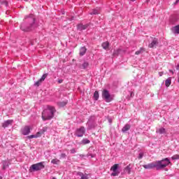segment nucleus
<instances>
[{"label": "nucleus", "mask_w": 179, "mask_h": 179, "mask_svg": "<svg viewBox=\"0 0 179 179\" xmlns=\"http://www.w3.org/2000/svg\"><path fill=\"white\" fill-rule=\"evenodd\" d=\"M38 27V23L36 22V17L31 14L27 15L24 19V22L20 25V29L22 31H31Z\"/></svg>", "instance_id": "1"}, {"label": "nucleus", "mask_w": 179, "mask_h": 179, "mask_svg": "<svg viewBox=\"0 0 179 179\" xmlns=\"http://www.w3.org/2000/svg\"><path fill=\"white\" fill-rule=\"evenodd\" d=\"M48 109H45L42 113V119L43 121L52 120L54 118V114L57 112L55 107L48 105Z\"/></svg>", "instance_id": "2"}, {"label": "nucleus", "mask_w": 179, "mask_h": 179, "mask_svg": "<svg viewBox=\"0 0 179 179\" xmlns=\"http://www.w3.org/2000/svg\"><path fill=\"white\" fill-rule=\"evenodd\" d=\"M43 169H45V166L44 165V162H42L32 164L30 166L29 171V173H34L35 171H40Z\"/></svg>", "instance_id": "3"}, {"label": "nucleus", "mask_w": 179, "mask_h": 179, "mask_svg": "<svg viewBox=\"0 0 179 179\" xmlns=\"http://www.w3.org/2000/svg\"><path fill=\"white\" fill-rule=\"evenodd\" d=\"M169 164L171 166L172 164L169 158H164L162 160L157 161V170H163V169L167 167Z\"/></svg>", "instance_id": "4"}, {"label": "nucleus", "mask_w": 179, "mask_h": 179, "mask_svg": "<svg viewBox=\"0 0 179 179\" xmlns=\"http://www.w3.org/2000/svg\"><path fill=\"white\" fill-rule=\"evenodd\" d=\"M102 99L106 101V103H110V101H113V96L110 94V92L107 90H103L102 92Z\"/></svg>", "instance_id": "5"}, {"label": "nucleus", "mask_w": 179, "mask_h": 179, "mask_svg": "<svg viewBox=\"0 0 179 179\" xmlns=\"http://www.w3.org/2000/svg\"><path fill=\"white\" fill-rule=\"evenodd\" d=\"M118 164H114L113 166L110 168V171H113L111 173V177H117L120 175V171H118Z\"/></svg>", "instance_id": "6"}, {"label": "nucleus", "mask_w": 179, "mask_h": 179, "mask_svg": "<svg viewBox=\"0 0 179 179\" xmlns=\"http://www.w3.org/2000/svg\"><path fill=\"white\" fill-rule=\"evenodd\" d=\"M85 133L86 129H85V127H80V128L76 130L75 135L78 138H82V136H83V135H85Z\"/></svg>", "instance_id": "7"}, {"label": "nucleus", "mask_w": 179, "mask_h": 179, "mask_svg": "<svg viewBox=\"0 0 179 179\" xmlns=\"http://www.w3.org/2000/svg\"><path fill=\"white\" fill-rule=\"evenodd\" d=\"M143 167L148 170H150L152 169H156L157 170V162L156 161L146 165H143Z\"/></svg>", "instance_id": "8"}, {"label": "nucleus", "mask_w": 179, "mask_h": 179, "mask_svg": "<svg viewBox=\"0 0 179 179\" xmlns=\"http://www.w3.org/2000/svg\"><path fill=\"white\" fill-rule=\"evenodd\" d=\"M87 129H94L97 127V124H96V122L93 120H90L87 122Z\"/></svg>", "instance_id": "9"}, {"label": "nucleus", "mask_w": 179, "mask_h": 179, "mask_svg": "<svg viewBox=\"0 0 179 179\" xmlns=\"http://www.w3.org/2000/svg\"><path fill=\"white\" fill-rule=\"evenodd\" d=\"M159 45V39L153 38L152 41L148 45L149 48H156Z\"/></svg>", "instance_id": "10"}, {"label": "nucleus", "mask_w": 179, "mask_h": 179, "mask_svg": "<svg viewBox=\"0 0 179 179\" xmlns=\"http://www.w3.org/2000/svg\"><path fill=\"white\" fill-rule=\"evenodd\" d=\"M30 126H25L24 128L21 129V133L22 135H29L30 134Z\"/></svg>", "instance_id": "11"}, {"label": "nucleus", "mask_w": 179, "mask_h": 179, "mask_svg": "<svg viewBox=\"0 0 179 179\" xmlns=\"http://www.w3.org/2000/svg\"><path fill=\"white\" fill-rule=\"evenodd\" d=\"M178 15H173L170 17L169 22L171 24H174L176 22H178Z\"/></svg>", "instance_id": "12"}, {"label": "nucleus", "mask_w": 179, "mask_h": 179, "mask_svg": "<svg viewBox=\"0 0 179 179\" xmlns=\"http://www.w3.org/2000/svg\"><path fill=\"white\" fill-rule=\"evenodd\" d=\"M89 27V24H86L83 25V24H78L77 25L78 30H80V31H82V30H86Z\"/></svg>", "instance_id": "13"}, {"label": "nucleus", "mask_w": 179, "mask_h": 179, "mask_svg": "<svg viewBox=\"0 0 179 179\" xmlns=\"http://www.w3.org/2000/svg\"><path fill=\"white\" fill-rule=\"evenodd\" d=\"M12 124H13V120H8L2 124V127L3 128H8V127L12 125Z\"/></svg>", "instance_id": "14"}, {"label": "nucleus", "mask_w": 179, "mask_h": 179, "mask_svg": "<svg viewBox=\"0 0 179 179\" xmlns=\"http://www.w3.org/2000/svg\"><path fill=\"white\" fill-rule=\"evenodd\" d=\"M48 129V127H43L42 129H41L39 131H38L36 133V134L38 135V138H40V136H41V135H44V133L47 132Z\"/></svg>", "instance_id": "15"}, {"label": "nucleus", "mask_w": 179, "mask_h": 179, "mask_svg": "<svg viewBox=\"0 0 179 179\" xmlns=\"http://www.w3.org/2000/svg\"><path fill=\"white\" fill-rule=\"evenodd\" d=\"M101 45L103 50H108L110 48V43L108 41L103 42Z\"/></svg>", "instance_id": "16"}, {"label": "nucleus", "mask_w": 179, "mask_h": 179, "mask_svg": "<svg viewBox=\"0 0 179 179\" xmlns=\"http://www.w3.org/2000/svg\"><path fill=\"white\" fill-rule=\"evenodd\" d=\"M86 51H87V49H86V47H82L80 49V57H83L86 54Z\"/></svg>", "instance_id": "17"}, {"label": "nucleus", "mask_w": 179, "mask_h": 179, "mask_svg": "<svg viewBox=\"0 0 179 179\" xmlns=\"http://www.w3.org/2000/svg\"><path fill=\"white\" fill-rule=\"evenodd\" d=\"M129 129H131V124H127L122 129V132H127V131H129Z\"/></svg>", "instance_id": "18"}, {"label": "nucleus", "mask_w": 179, "mask_h": 179, "mask_svg": "<svg viewBox=\"0 0 179 179\" xmlns=\"http://www.w3.org/2000/svg\"><path fill=\"white\" fill-rule=\"evenodd\" d=\"M172 31L174 34H179V24L172 28Z\"/></svg>", "instance_id": "19"}, {"label": "nucleus", "mask_w": 179, "mask_h": 179, "mask_svg": "<svg viewBox=\"0 0 179 179\" xmlns=\"http://www.w3.org/2000/svg\"><path fill=\"white\" fill-rule=\"evenodd\" d=\"M100 13V11L97 8L92 9L91 12L90 13V15H99Z\"/></svg>", "instance_id": "20"}, {"label": "nucleus", "mask_w": 179, "mask_h": 179, "mask_svg": "<svg viewBox=\"0 0 179 179\" xmlns=\"http://www.w3.org/2000/svg\"><path fill=\"white\" fill-rule=\"evenodd\" d=\"M170 85H171V78H168L165 80V85L166 87H170Z\"/></svg>", "instance_id": "21"}, {"label": "nucleus", "mask_w": 179, "mask_h": 179, "mask_svg": "<svg viewBox=\"0 0 179 179\" xmlns=\"http://www.w3.org/2000/svg\"><path fill=\"white\" fill-rule=\"evenodd\" d=\"M87 66H89V62H85L83 64L80 66V68H81V69H86Z\"/></svg>", "instance_id": "22"}, {"label": "nucleus", "mask_w": 179, "mask_h": 179, "mask_svg": "<svg viewBox=\"0 0 179 179\" xmlns=\"http://www.w3.org/2000/svg\"><path fill=\"white\" fill-rule=\"evenodd\" d=\"M157 134H166V129L162 127L156 131Z\"/></svg>", "instance_id": "23"}, {"label": "nucleus", "mask_w": 179, "mask_h": 179, "mask_svg": "<svg viewBox=\"0 0 179 179\" xmlns=\"http://www.w3.org/2000/svg\"><path fill=\"white\" fill-rule=\"evenodd\" d=\"M124 171L125 173H127V174H131V164H129L125 167Z\"/></svg>", "instance_id": "24"}, {"label": "nucleus", "mask_w": 179, "mask_h": 179, "mask_svg": "<svg viewBox=\"0 0 179 179\" xmlns=\"http://www.w3.org/2000/svg\"><path fill=\"white\" fill-rule=\"evenodd\" d=\"M143 52H145V48H141L139 50H137L135 52V55H139V54H143Z\"/></svg>", "instance_id": "25"}, {"label": "nucleus", "mask_w": 179, "mask_h": 179, "mask_svg": "<svg viewBox=\"0 0 179 179\" xmlns=\"http://www.w3.org/2000/svg\"><path fill=\"white\" fill-rule=\"evenodd\" d=\"M59 107H65L66 104H68L67 101H62V102H58L57 103Z\"/></svg>", "instance_id": "26"}, {"label": "nucleus", "mask_w": 179, "mask_h": 179, "mask_svg": "<svg viewBox=\"0 0 179 179\" xmlns=\"http://www.w3.org/2000/svg\"><path fill=\"white\" fill-rule=\"evenodd\" d=\"M82 143L83 145H87V143H90V140L87 139V138H83L82 140Z\"/></svg>", "instance_id": "27"}, {"label": "nucleus", "mask_w": 179, "mask_h": 179, "mask_svg": "<svg viewBox=\"0 0 179 179\" xmlns=\"http://www.w3.org/2000/svg\"><path fill=\"white\" fill-rule=\"evenodd\" d=\"M99 91H95L94 93V100H99Z\"/></svg>", "instance_id": "28"}, {"label": "nucleus", "mask_w": 179, "mask_h": 179, "mask_svg": "<svg viewBox=\"0 0 179 179\" xmlns=\"http://www.w3.org/2000/svg\"><path fill=\"white\" fill-rule=\"evenodd\" d=\"M120 51H121L120 49L115 50L113 52V57H118V55H120Z\"/></svg>", "instance_id": "29"}, {"label": "nucleus", "mask_w": 179, "mask_h": 179, "mask_svg": "<svg viewBox=\"0 0 179 179\" xmlns=\"http://www.w3.org/2000/svg\"><path fill=\"white\" fill-rule=\"evenodd\" d=\"M59 162H60V161H59V159H52V161H51V163H52V164H58Z\"/></svg>", "instance_id": "30"}, {"label": "nucleus", "mask_w": 179, "mask_h": 179, "mask_svg": "<svg viewBox=\"0 0 179 179\" xmlns=\"http://www.w3.org/2000/svg\"><path fill=\"white\" fill-rule=\"evenodd\" d=\"M48 76V73H45L42 76L41 78V81L44 82L45 80V78Z\"/></svg>", "instance_id": "31"}, {"label": "nucleus", "mask_w": 179, "mask_h": 179, "mask_svg": "<svg viewBox=\"0 0 179 179\" xmlns=\"http://www.w3.org/2000/svg\"><path fill=\"white\" fill-rule=\"evenodd\" d=\"M41 83H43V81H41V80L39 79L36 83H35L34 85H35V86L38 87V86H40L41 85Z\"/></svg>", "instance_id": "32"}, {"label": "nucleus", "mask_w": 179, "mask_h": 179, "mask_svg": "<svg viewBox=\"0 0 179 179\" xmlns=\"http://www.w3.org/2000/svg\"><path fill=\"white\" fill-rule=\"evenodd\" d=\"M1 5H4L5 6H8V1H6V0H1L0 1Z\"/></svg>", "instance_id": "33"}, {"label": "nucleus", "mask_w": 179, "mask_h": 179, "mask_svg": "<svg viewBox=\"0 0 179 179\" xmlns=\"http://www.w3.org/2000/svg\"><path fill=\"white\" fill-rule=\"evenodd\" d=\"M172 160H178L179 159V155H175L171 157Z\"/></svg>", "instance_id": "34"}, {"label": "nucleus", "mask_w": 179, "mask_h": 179, "mask_svg": "<svg viewBox=\"0 0 179 179\" xmlns=\"http://www.w3.org/2000/svg\"><path fill=\"white\" fill-rule=\"evenodd\" d=\"M29 139H33V138H38L37 133L35 135H31L28 136Z\"/></svg>", "instance_id": "35"}, {"label": "nucleus", "mask_w": 179, "mask_h": 179, "mask_svg": "<svg viewBox=\"0 0 179 179\" xmlns=\"http://www.w3.org/2000/svg\"><path fill=\"white\" fill-rule=\"evenodd\" d=\"M6 167H9V164L6 162H3V170H6Z\"/></svg>", "instance_id": "36"}, {"label": "nucleus", "mask_w": 179, "mask_h": 179, "mask_svg": "<svg viewBox=\"0 0 179 179\" xmlns=\"http://www.w3.org/2000/svg\"><path fill=\"white\" fill-rule=\"evenodd\" d=\"M71 153L72 155L76 153V148H72L71 150H70Z\"/></svg>", "instance_id": "37"}, {"label": "nucleus", "mask_w": 179, "mask_h": 179, "mask_svg": "<svg viewBox=\"0 0 179 179\" xmlns=\"http://www.w3.org/2000/svg\"><path fill=\"white\" fill-rule=\"evenodd\" d=\"M60 157H62V159H65V157H66V154L62 153L61 155H60Z\"/></svg>", "instance_id": "38"}, {"label": "nucleus", "mask_w": 179, "mask_h": 179, "mask_svg": "<svg viewBox=\"0 0 179 179\" xmlns=\"http://www.w3.org/2000/svg\"><path fill=\"white\" fill-rule=\"evenodd\" d=\"M143 157V152H140L138 155V159H142Z\"/></svg>", "instance_id": "39"}, {"label": "nucleus", "mask_w": 179, "mask_h": 179, "mask_svg": "<svg viewBox=\"0 0 179 179\" xmlns=\"http://www.w3.org/2000/svg\"><path fill=\"white\" fill-rule=\"evenodd\" d=\"M163 74H164L163 71H161L159 73V76H163Z\"/></svg>", "instance_id": "40"}, {"label": "nucleus", "mask_w": 179, "mask_h": 179, "mask_svg": "<svg viewBox=\"0 0 179 179\" xmlns=\"http://www.w3.org/2000/svg\"><path fill=\"white\" fill-rule=\"evenodd\" d=\"M134 94H135L133 92H131V94H130L131 97H134Z\"/></svg>", "instance_id": "41"}, {"label": "nucleus", "mask_w": 179, "mask_h": 179, "mask_svg": "<svg viewBox=\"0 0 179 179\" xmlns=\"http://www.w3.org/2000/svg\"><path fill=\"white\" fill-rule=\"evenodd\" d=\"M63 82H64V80H62V79L58 80V83H62Z\"/></svg>", "instance_id": "42"}, {"label": "nucleus", "mask_w": 179, "mask_h": 179, "mask_svg": "<svg viewBox=\"0 0 179 179\" xmlns=\"http://www.w3.org/2000/svg\"><path fill=\"white\" fill-rule=\"evenodd\" d=\"M178 83H179V75H178Z\"/></svg>", "instance_id": "43"}, {"label": "nucleus", "mask_w": 179, "mask_h": 179, "mask_svg": "<svg viewBox=\"0 0 179 179\" xmlns=\"http://www.w3.org/2000/svg\"><path fill=\"white\" fill-rule=\"evenodd\" d=\"M0 179H3L2 176H0Z\"/></svg>", "instance_id": "44"}, {"label": "nucleus", "mask_w": 179, "mask_h": 179, "mask_svg": "<svg viewBox=\"0 0 179 179\" xmlns=\"http://www.w3.org/2000/svg\"><path fill=\"white\" fill-rule=\"evenodd\" d=\"M132 2H134L135 0H131Z\"/></svg>", "instance_id": "45"}, {"label": "nucleus", "mask_w": 179, "mask_h": 179, "mask_svg": "<svg viewBox=\"0 0 179 179\" xmlns=\"http://www.w3.org/2000/svg\"><path fill=\"white\" fill-rule=\"evenodd\" d=\"M170 72H173V71L170 70Z\"/></svg>", "instance_id": "46"}, {"label": "nucleus", "mask_w": 179, "mask_h": 179, "mask_svg": "<svg viewBox=\"0 0 179 179\" xmlns=\"http://www.w3.org/2000/svg\"><path fill=\"white\" fill-rule=\"evenodd\" d=\"M177 1H179V0H177Z\"/></svg>", "instance_id": "47"}]
</instances>
